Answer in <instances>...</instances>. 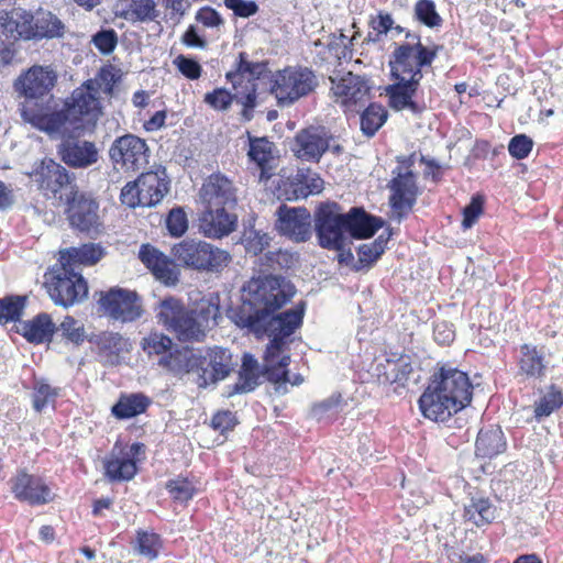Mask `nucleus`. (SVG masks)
I'll use <instances>...</instances> for the list:
<instances>
[{"mask_svg":"<svg viewBox=\"0 0 563 563\" xmlns=\"http://www.w3.org/2000/svg\"><path fill=\"white\" fill-rule=\"evenodd\" d=\"M16 332L29 343H49L53 341V336L56 333V324L54 323L51 314L40 312L31 320H21Z\"/></svg>","mask_w":563,"mask_h":563,"instance_id":"nucleus-29","label":"nucleus"},{"mask_svg":"<svg viewBox=\"0 0 563 563\" xmlns=\"http://www.w3.org/2000/svg\"><path fill=\"white\" fill-rule=\"evenodd\" d=\"M298 181L302 185L300 187V194L297 197H308L309 195L319 194L323 189V179L317 175L307 170H299L297 174Z\"/></svg>","mask_w":563,"mask_h":563,"instance_id":"nucleus-53","label":"nucleus"},{"mask_svg":"<svg viewBox=\"0 0 563 563\" xmlns=\"http://www.w3.org/2000/svg\"><path fill=\"white\" fill-rule=\"evenodd\" d=\"M151 273L156 279L168 286L175 285L179 279V272L175 268L173 261L167 256L163 260V263H159Z\"/></svg>","mask_w":563,"mask_h":563,"instance_id":"nucleus-61","label":"nucleus"},{"mask_svg":"<svg viewBox=\"0 0 563 563\" xmlns=\"http://www.w3.org/2000/svg\"><path fill=\"white\" fill-rule=\"evenodd\" d=\"M143 207H154L159 203L168 192L169 180L167 179L165 168L155 172L142 173L139 178Z\"/></svg>","mask_w":563,"mask_h":563,"instance_id":"nucleus-30","label":"nucleus"},{"mask_svg":"<svg viewBox=\"0 0 563 563\" xmlns=\"http://www.w3.org/2000/svg\"><path fill=\"white\" fill-rule=\"evenodd\" d=\"M388 118V112L377 102L369 103L361 113V131L367 137H373L384 125Z\"/></svg>","mask_w":563,"mask_h":563,"instance_id":"nucleus-39","label":"nucleus"},{"mask_svg":"<svg viewBox=\"0 0 563 563\" xmlns=\"http://www.w3.org/2000/svg\"><path fill=\"white\" fill-rule=\"evenodd\" d=\"M388 67L390 76L395 80L394 84L385 88L389 107L395 111L408 109L413 114H421L426 106L413 100V97L423 78V68L409 66L402 70L394 64H388Z\"/></svg>","mask_w":563,"mask_h":563,"instance_id":"nucleus-9","label":"nucleus"},{"mask_svg":"<svg viewBox=\"0 0 563 563\" xmlns=\"http://www.w3.org/2000/svg\"><path fill=\"white\" fill-rule=\"evenodd\" d=\"M142 349L148 355H163L158 365L176 376L189 375L199 388H207L225 379L232 371V355L224 347L207 350L183 349L172 352V339L158 332H152L142 340Z\"/></svg>","mask_w":563,"mask_h":563,"instance_id":"nucleus-2","label":"nucleus"},{"mask_svg":"<svg viewBox=\"0 0 563 563\" xmlns=\"http://www.w3.org/2000/svg\"><path fill=\"white\" fill-rule=\"evenodd\" d=\"M563 406L562 390L555 385L541 390L540 397L533 404V418L541 422Z\"/></svg>","mask_w":563,"mask_h":563,"instance_id":"nucleus-37","label":"nucleus"},{"mask_svg":"<svg viewBox=\"0 0 563 563\" xmlns=\"http://www.w3.org/2000/svg\"><path fill=\"white\" fill-rule=\"evenodd\" d=\"M173 64L177 70L189 80H197L201 76L202 67L199 62L192 57L180 54L173 60Z\"/></svg>","mask_w":563,"mask_h":563,"instance_id":"nucleus-58","label":"nucleus"},{"mask_svg":"<svg viewBox=\"0 0 563 563\" xmlns=\"http://www.w3.org/2000/svg\"><path fill=\"white\" fill-rule=\"evenodd\" d=\"M533 148V141L527 134H516L509 140V155L518 161L527 158Z\"/></svg>","mask_w":563,"mask_h":563,"instance_id":"nucleus-55","label":"nucleus"},{"mask_svg":"<svg viewBox=\"0 0 563 563\" xmlns=\"http://www.w3.org/2000/svg\"><path fill=\"white\" fill-rule=\"evenodd\" d=\"M174 260L181 266L198 272L221 273L231 262V254L198 239H185L172 249Z\"/></svg>","mask_w":563,"mask_h":563,"instance_id":"nucleus-7","label":"nucleus"},{"mask_svg":"<svg viewBox=\"0 0 563 563\" xmlns=\"http://www.w3.org/2000/svg\"><path fill=\"white\" fill-rule=\"evenodd\" d=\"M165 257L166 255L164 253L151 244H142L139 251L140 261L150 271H153L159 263L162 264Z\"/></svg>","mask_w":563,"mask_h":563,"instance_id":"nucleus-63","label":"nucleus"},{"mask_svg":"<svg viewBox=\"0 0 563 563\" xmlns=\"http://www.w3.org/2000/svg\"><path fill=\"white\" fill-rule=\"evenodd\" d=\"M473 397V385L467 374L452 367L434 373L418 400L422 416L431 421L445 422L467 407Z\"/></svg>","mask_w":563,"mask_h":563,"instance_id":"nucleus-3","label":"nucleus"},{"mask_svg":"<svg viewBox=\"0 0 563 563\" xmlns=\"http://www.w3.org/2000/svg\"><path fill=\"white\" fill-rule=\"evenodd\" d=\"M92 342H95L101 351L114 356H118L121 352L129 350L128 339L117 332H104L99 334L96 338H92Z\"/></svg>","mask_w":563,"mask_h":563,"instance_id":"nucleus-48","label":"nucleus"},{"mask_svg":"<svg viewBox=\"0 0 563 563\" xmlns=\"http://www.w3.org/2000/svg\"><path fill=\"white\" fill-rule=\"evenodd\" d=\"M275 145L267 137L252 136L249 133L247 156L260 168V179L267 180L273 176Z\"/></svg>","mask_w":563,"mask_h":563,"instance_id":"nucleus-31","label":"nucleus"},{"mask_svg":"<svg viewBox=\"0 0 563 563\" xmlns=\"http://www.w3.org/2000/svg\"><path fill=\"white\" fill-rule=\"evenodd\" d=\"M349 37L341 31L339 35L332 34L328 43V49L338 58H351L352 49L350 48Z\"/></svg>","mask_w":563,"mask_h":563,"instance_id":"nucleus-62","label":"nucleus"},{"mask_svg":"<svg viewBox=\"0 0 563 563\" xmlns=\"http://www.w3.org/2000/svg\"><path fill=\"white\" fill-rule=\"evenodd\" d=\"M296 294L292 283L283 276L265 275L250 279L242 287L241 303L231 310V320L256 338L267 336L269 342L264 361L272 362L288 349L291 336L301 328L307 303L278 312Z\"/></svg>","mask_w":563,"mask_h":563,"instance_id":"nucleus-1","label":"nucleus"},{"mask_svg":"<svg viewBox=\"0 0 563 563\" xmlns=\"http://www.w3.org/2000/svg\"><path fill=\"white\" fill-rule=\"evenodd\" d=\"M484 211V198L481 195H474L468 205L463 209L462 229H471Z\"/></svg>","mask_w":563,"mask_h":563,"instance_id":"nucleus-59","label":"nucleus"},{"mask_svg":"<svg viewBox=\"0 0 563 563\" xmlns=\"http://www.w3.org/2000/svg\"><path fill=\"white\" fill-rule=\"evenodd\" d=\"M165 257L166 255L164 253L151 244H142L139 251L140 261L150 271H153L159 263L162 264Z\"/></svg>","mask_w":563,"mask_h":563,"instance_id":"nucleus-64","label":"nucleus"},{"mask_svg":"<svg viewBox=\"0 0 563 563\" xmlns=\"http://www.w3.org/2000/svg\"><path fill=\"white\" fill-rule=\"evenodd\" d=\"M60 159L74 168H86L98 161L96 145L89 141L65 139L57 147Z\"/></svg>","mask_w":563,"mask_h":563,"instance_id":"nucleus-27","label":"nucleus"},{"mask_svg":"<svg viewBox=\"0 0 563 563\" xmlns=\"http://www.w3.org/2000/svg\"><path fill=\"white\" fill-rule=\"evenodd\" d=\"M507 449L505 434L499 426H488L479 430L475 443V454L482 459H493Z\"/></svg>","mask_w":563,"mask_h":563,"instance_id":"nucleus-32","label":"nucleus"},{"mask_svg":"<svg viewBox=\"0 0 563 563\" xmlns=\"http://www.w3.org/2000/svg\"><path fill=\"white\" fill-rule=\"evenodd\" d=\"M101 84L98 79H88L77 87L66 99L64 107L55 109L54 113H60V123L52 130V134L80 133L85 129L84 119L95 121L101 112L99 91Z\"/></svg>","mask_w":563,"mask_h":563,"instance_id":"nucleus-5","label":"nucleus"},{"mask_svg":"<svg viewBox=\"0 0 563 563\" xmlns=\"http://www.w3.org/2000/svg\"><path fill=\"white\" fill-rule=\"evenodd\" d=\"M330 80L333 93L341 98L342 104L349 111L358 103L363 104L369 96L371 87L367 80L352 71L345 73L339 80L333 77H330Z\"/></svg>","mask_w":563,"mask_h":563,"instance_id":"nucleus-26","label":"nucleus"},{"mask_svg":"<svg viewBox=\"0 0 563 563\" xmlns=\"http://www.w3.org/2000/svg\"><path fill=\"white\" fill-rule=\"evenodd\" d=\"M145 454V445L141 442L132 443L126 451L121 450L117 455L114 451L104 461V475L112 483L131 481L137 473L136 463Z\"/></svg>","mask_w":563,"mask_h":563,"instance_id":"nucleus-24","label":"nucleus"},{"mask_svg":"<svg viewBox=\"0 0 563 563\" xmlns=\"http://www.w3.org/2000/svg\"><path fill=\"white\" fill-rule=\"evenodd\" d=\"M109 157L118 170L139 172L148 164L150 148L144 139L126 133L112 142Z\"/></svg>","mask_w":563,"mask_h":563,"instance_id":"nucleus-14","label":"nucleus"},{"mask_svg":"<svg viewBox=\"0 0 563 563\" xmlns=\"http://www.w3.org/2000/svg\"><path fill=\"white\" fill-rule=\"evenodd\" d=\"M341 402V394H333L312 406L311 417L318 421H330L338 415Z\"/></svg>","mask_w":563,"mask_h":563,"instance_id":"nucleus-49","label":"nucleus"},{"mask_svg":"<svg viewBox=\"0 0 563 563\" xmlns=\"http://www.w3.org/2000/svg\"><path fill=\"white\" fill-rule=\"evenodd\" d=\"M15 29L24 40H52L63 37L66 26L53 12L40 9L34 14H20Z\"/></svg>","mask_w":563,"mask_h":563,"instance_id":"nucleus-17","label":"nucleus"},{"mask_svg":"<svg viewBox=\"0 0 563 563\" xmlns=\"http://www.w3.org/2000/svg\"><path fill=\"white\" fill-rule=\"evenodd\" d=\"M57 75L49 67L33 66L20 75L14 82L15 90L24 97L21 115L33 128L52 134L60 123V113H54L56 101L52 90Z\"/></svg>","mask_w":563,"mask_h":563,"instance_id":"nucleus-4","label":"nucleus"},{"mask_svg":"<svg viewBox=\"0 0 563 563\" xmlns=\"http://www.w3.org/2000/svg\"><path fill=\"white\" fill-rule=\"evenodd\" d=\"M267 73V63L250 62L247 54L241 52L235 60L234 68L225 74V79L235 91L236 103L242 104V118L251 121L256 107L257 81Z\"/></svg>","mask_w":563,"mask_h":563,"instance_id":"nucleus-6","label":"nucleus"},{"mask_svg":"<svg viewBox=\"0 0 563 563\" xmlns=\"http://www.w3.org/2000/svg\"><path fill=\"white\" fill-rule=\"evenodd\" d=\"M413 19L429 29H438L443 24L433 0H418L413 7Z\"/></svg>","mask_w":563,"mask_h":563,"instance_id":"nucleus-43","label":"nucleus"},{"mask_svg":"<svg viewBox=\"0 0 563 563\" xmlns=\"http://www.w3.org/2000/svg\"><path fill=\"white\" fill-rule=\"evenodd\" d=\"M521 357L519 361L520 369L528 376H540L544 369L543 357L537 347L530 344H523L520 347Z\"/></svg>","mask_w":563,"mask_h":563,"instance_id":"nucleus-44","label":"nucleus"},{"mask_svg":"<svg viewBox=\"0 0 563 563\" xmlns=\"http://www.w3.org/2000/svg\"><path fill=\"white\" fill-rule=\"evenodd\" d=\"M56 333L76 346L81 345L86 340L92 342V338L86 334L84 324L71 316H66L58 325L56 324Z\"/></svg>","mask_w":563,"mask_h":563,"instance_id":"nucleus-41","label":"nucleus"},{"mask_svg":"<svg viewBox=\"0 0 563 563\" xmlns=\"http://www.w3.org/2000/svg\"><path fill=\"white\" fill-rule=\"evenodd\" d=\"M163 548L161 536L154 531L137 530L134 549L137 553L148 560H155Z\"/></svg>","mask_w":563,"mask_h":563,"instance_id":"nucleus-42","label":"nucleus"},{"mask_svg":"<svg viewBox=\"0 0 563 563\" xmlns=\"http://www.w3.org/2000/svg\"><path fill=\"white\" fill-rule=\"evenodd\" d=\"M155 312L157 322L173 333L179 342H201L206 338L201 324L196 321L183 300L172 296L166 297L157 303Z\"/></svg>","mask_w":563,"mask_h":563,"instance_id":"nucleus-8","label":"nucleus"},{"mask_svg":"<svg viewBox=\"0 0 563 563\" xmlns=\"http://www.w3.org/2000/svg\"><path fill=\"white\" fill-rule=\"evenodd\" d=\"M200 199L205 208L235 209L238 189L228 176L220 172L213 173L202 184Z\"/></svg>","mask_w":563,"mask_h":563,"instance_id":"nucleus-23","label":"nucleus"},{"mask_svg":"<svg viewBox=\"0 0 563 563\" xmlns=\"http://www.w3.org/2000/svg\"><path fill=\"white\" fill-rule=\"evenodd\" d=\"M203 101L213 110L227 111L235 101V92L232 93L225 88H216L205 95Z\"/></svg>","mask_w":563,"mask_h":563,"instance_id":"nucleus-52","label":"nucleus"},{"mask_svg":"<svg viewBox=\"0 0 563 563\" xmlns=\"http://www.w3.org/2000/svg\"><path fill=\"white\" fill-rule=\"evenodd\" d=\"M275 358L272 362H266L263 366V373L262 376H265L266 379L271 383L277 384V391H280L283 389L284 393L287 391L286 384L289 380V371L288 368H280V366L275 365Z\"/></svg>","mask_w":563,"mask_h":563,"instance_id":"nucleus-56","label":"nucleus"},{"mask_svg":"<svg viewBox=\"0 0 563 563\" xmlns=\"http://www.w3.org/2000/svg\"><path fill=\"white\" fill-rule=\"evenodd\" d=\"M166 228L174 238L185 234L188 229L186 212L181 208L172 209L166 218Z\"/></svg>","mask_w":563,"mask_h":563,"instance_id":"nucleus-57","label":"nucleus"},{"mask_svg":"<svg viewBox=\"0 0 563 563\" xmlns=\"http://www.w3.org/2000/svg\"><path fill=\"white\" fill-rule=\"evenodd\" d=\"M91 43L101 54L109 55L118 45V34L113 29H101L92 35Z\"/></svg>","mask_w":563,"mask_h":563,"instance_id":"nucleus-54","label":"nucleus"},{"mask_svg":"<svg viewBox=\"0 0 563 563\" xmlns=\"http://www.w3.org/2000/svg\"><path fill=\"white\" fill-rule=\"evenodd\" d=\"M59 396V388L51 386L46 379H36L33 385V408L42 412L49 404H54Z\"/></svg>","mask_w":563,"mask_h":563,"instance_id":"nucleus-46","label":"nucleus"},{"mask_svg":"<svg viewBox=\"0 0 563 563\" xmlns=\"http://www.w3.org/2000/svg\"><path fill=\"white\" fill-rule=\"evenodd\" d=\"M151 405L152 399L143 393L121 394L111 413L119 420H128L144 413Z\"/></svg>","mask_w":563,"mask_h":563,"instance_id":"nucleus-35","label":"nucleus"},{"mask_svg":"<svg viewBox=\"0 0 563 563\" xmlns=\"http://www.w3.org/2000/svg\"><path fill=\"white\" fill-rule=\"evenodd\" d=\"M99 303L106 314L121 322H133L143 312L137 294L129 289H110L100 298Z\"/></svg>","mask_w":563,"mask_h":563,"instance_id":"nucleus-21","label":"nucleus"},{"mask_svg":"<svg viewBox=\"0 0 563 563\" xmlns=\"http://www.w3.org/2000/svg\"><path fill=\"white\" fill-rule=\"evenodd\" d=\"M235 209L205 208L199 217L200 232L210 239H221L231 234L238 225Z\"/></svg>","mask_w":563,"mask_h":563,"instance_id":"nucleus-25","label":"nucleus"},{"mask_svg":"<svg viewBox=\"0 0 563 563\" xmlns=\"http://www.w3.org/2000/svg\"><path fill=\"white\" fill-rule=\"evenodd\" d=\"M388 183L390 190L389 205L393 210V220L401 222L412 211L420 194L417 175L412 170L394 168Z\"/></svg>","mask_w":563,"mask_h":563,"instance_id":"nucleus-15","label":"nucleus"},{"mask_svg":"<svg viewBox=\"0 0 563 563\" xmlns=\"http://www.w3.org/2000/svg\"><path fill=\"white\" fill-rule=\"evenodd\" d=\"M496 508L488 498L472 497L470 504L464 507V518L476 527H483L493 522Z\"/></svg>","mask_w":563,"mask_h":563,"instance_id":"nucleus-38","label":"nucleus"},{"mask_svg":"<svg viewBox=\"0 0 563 563\" xmlns=\"http://www.w3.org/2000/svg\"><path fill=\"white\" fill-rule=\"evenodd\" d=\"M62 202L67 206L65 211L73 228L81 232H90L98 228L99 205L92 197L78 191L76 187Z\"/></svg>","mask_w":563,"mask_h":563,"instance_id":"nucleus-20","label":"nucleus"},{"mask_svg":"<svg viewBox=\"0 0 563 563\" xmlns=\"http://www.w3.org/2000/svg\"><path fill=\"white\" fill-rule=\"evenodd\" d=\"M29 175L46 198L59 202L76 188L68 170L53 158H43Z\"/></svg>","mask_w":563,"mask_h":563,"instance_id":"nucleus-13","label":"nucleus"},{"mask_svg":"<svg viewBox=\"0 0 563 563\" xmlns=\"http://www.w3.org/2000/svg\"><path fill=\"white\" fill-rule=\"evenodd\" d=\"M271 236L260 230L252 228H245L242 236L241 244L244 246L245 252L251 255L261 254L269 244Z\"/></svg>","mask_w":563,"mask_h":563,"instance_id":"nucleus-47","label":"nucleus"},{"mask_svg":"<svg viewBox=\"0 0 563 563\" xmlns=\"http://www.w3.org/2000/svg\"><path fill=\"white\" fill-rule=\"evenodd\" d=\"M385 367L387 369L383 374L379 373L378 377L382 383L388 384L396 383L404 386L412 372L411 364L402 358L398 360L397 362L386 360Z\"/></svg>","mask_w":563,"mask_h":563,"instance_id":"nucleus-45","label":"nucleus"},{"mask_svg":"<svg viewBox=\"0 0 563 563\" xmlns=\"http://www.w3.org/2000/svg\"><path fill=\"white\" fill-rule=\"evenodd\" d=\"M106 254L104 249L95 243L82 244L78 247H69L60 252L58 263L66 267L77 265L92 266L98 263Z\"/></svg>","mask_w":563,"mask_h":563,"instance_id":"nucleus-33","label":"nucleus"},{"mask_svg":"<svg viewBox=\"0 0 563 563\" xmlns=\"http://www.w3.org/2000/svg\"><path fill=\"white\" fill-rule=\"evenodd\" d=\"M391 231L379 234L373 242L361 244L357 247L358 261L353 265V271L360 272L371 267L385 252Z\"/></svg>","mask_w":563,"mask_h":563,"instance_id":"nucleus-36","label":"nucleus"},{"mask_svg":"<svg viewBox=\"0 0 563 563\" xmlns=\"http://www.w3.org/2000/svg\"><path fill=\"white\" fill-rule=\"evenodd\" d=\"M48 274L46 288L55 305L68 308L87 298L88 284L74 267H66L57 262Z\"/></svg>","mask_w":563,"mask_h":563,"instance_id":"nucleus-10","label":"nucleus"},{"mask_svg":"<svg viewBox=\"0 0 563 563\" xmlns=\"http://www.w3.org/2000/svg\"><path fill=\"white\" fill-rule=\"evenodd\" d=\"M188 309L207 334V331L216 327L218 319L221 318L220 296L218 292L208 294Z\"/></svg>","mask_w":563,"mask_h":563,"instance_id":"nucleus-34","label":"nucleus"},{"mask_svg":"<svg viewBox=\"0 0 563 563\" xmlns=\"http://www.w3.org/2000/svg\"><path fill=\"white\" fill-rule=\"evenodd\" d=\"M165 487L172 499L181 504L188 503L196 494L195 485L184 477L167 481Z\"/></svg>","mask_w":563,"mask_h":563,"instance_id":"nucleus-50","label":"nucleus"},{"mask_svg":"<svg viewBox=\"0 0 563 563\" xmlns=\"http://www.w3.org/2000/svg\"><path fill=\"white\" fill-rule=\"evenodd\" d=\"M333 135L322 125H310L300 130L294 140L295 155L308 162L318 163L330 148Z\"/></svg>","mask_w":563,"mask_h":563,"instance_id":"nucleus-22","label":"nucleus"},{"mask_svg":"<svg viewBox=\"0 0 563 563\" xmlns=\"http://www.w3.org/2000/svg\"><path fill=\"white\" fill-rule=\"evenodd\" d=\"M405 37L408 42L396 45L388 62V64H394L402 70L409 66L420 68L431 66L442 49V45L438 44L432 46L423 45L420 34L410 30H406Z\"/></svg>","mask_w":563,"mask_h":563,"instance_id":"nucleus-16","label":"nucleus"},{"mask_svg":"<svg viewBox=\"0 0 563 563\" xmlns=\"http://www.w3.org/2000/svg\"><path fill=\"white\" fill-rule=\"evenodd\" d=\"M129 7L137 21H154L158 16L154 0H134L129 2Z\"/></svg>","mask_w":563,"mask_h":563,"instance_id":"nucleus-60","label":"nucleus"},{"mask_svg":"<svg viewBox=\"0 0 563 563\" xmlns=\"http://www.w3.org/2000/svg\"><path fill=\"white\" fill-rule=\"evenodd\" d=\"M384 225L380 217L367 212L363 207H353L345 212L346 232L352 239H369Z\"/></svg>","mask_w":563,"mask_h":563,"instance_id":"nucleus-28","label":"nucleus"},{"mask_svg":"<svg viewBox=\"0 0 563 563\" xmlns=\"http://www.w3.org/2000/svg\"><path fill=\"white\" fill-rule=\"evenodd\" d=\"M262 373L239 371V379L235 384L228 386V396L247 394L261 384Z\"/></svg>","mask_w":563,"mask_h":563,"instance_id":"nucleus-51","label":"nucleus"},{"mask_svg":"<svg viewBox=\"0 0 563 563\" xmlns=\"http://www.w3.org/2000/svg\"><path fill=\"white\" fill-rule=\"evenodd\" d=\"M317 87L318 78L311 68L288 66L276 74L272 90L280 106H290Z\"/></svg>","mask_w":563,"mask_h":563,"instance_id":"nucleus-11","label":"nucleus"},{"mask_svg":"<svg viewBox=\"0 0 563 563\" xmlns=\"http://www.w3.org/2000/svg\"><path fill=\"white\" fill-rule=\"evenodd\" d=\"M26 306V297L21 295H9L0 298V324L21 321Z\"/></svg>","mask_w":563,"mask_h":563,"instance_id":"nucleus-40","label":"nucleus"},{"mask_svg":"<svg viewBox=\"0 0 563 563\" xmlns=\"http://www.w3.org/2000/svg\"><path fill=\"white\" fill-rule=\"evenodd\" d=\"M313 224L321 249H340L345 242V213L338 202H321L313 212Z\"/></svg>","mask_w":563,"mask_h":563,"instance_id":"nucleus-12","label":"nucleus"},{"mask_svg":"<svg viewBox=\"0 0 563 563\" xmlns=\"http://www.w3.org/2000/svg\"><path fill=\"white\" fill-rule=\"evenodd\" d=\"M8 484L18 501L32 507L47 505L56 497L43 476L31 474L26 470H19Z\"/></svg>","mask_w":563,"mask_h":563,"instance_id":"nucleus-18","label":"nucleus"},{"mask_svg":"<svg viewBox=\"0 0 563 563\" xmlns=\"http://www.w3.org/2000/svg\"><path fill=\"white\" fill-rule=\"evenodd\" d=\"M275 230L295 243H305L312 235V217L305 207L282 203L276 212Z\"/></svg>","mask_w":563,"mask_h":563,"instance_id":"nucleus-19","label":"nucleus"}]
</instances>
